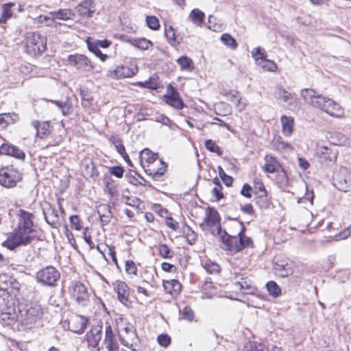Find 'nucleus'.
Here are the masks:
<instances>
[{"label":"nucleus","mask_w":351,"mask_h":351,"mask_svg":"<svg viewBox=\"0 0 351 351\" xmlns=\"http://www.w3.org/2000/svg\"><path fill=\"white\" fill-rule=\"evenodd\" d=\"M19 222L16 228L10 234L3 245L10 250L18 247L27 246L38 240L34 228V216L32 213L20 209Z\"/></svg>","instance_id":"1"},{"label":"nucleus","mask_w":351,"mask_h":351,"mask_svg":"<svg viewBox=\"0 0 351 351\" xmlns=\"http://www.w3.org/2000/svg\"><path fill=\"white\" fill-rule=\"evenodd\" d=\"M17 310L10 322L16 323L19 330H26L34 327L36 322L40 320L44 314L42 306L36 302L29 304L18 303Z\"/></svg>","instance_id":"2"},{"label":"nucleus","mask_w":351,"mask_h":351,"mask_svg":"<svg viewBox=\"0 0 351 351\" xmlns=\"http://www.w3.org/2000/svg\"><path fill=\"white\" fill-rule=\"evenodd\" d=\"M301 96L312 106L324 111L332 117H341L343 114V110L339 104L327 97L317 94L313 89H302Z\"/></svg>","instance_id":"3"},{"label":"nucleus","mask_w":351,"mask_h":351,"mask_svg":"<svg viewBox=\"0 0 351 351\" xmlns=\"http://www.w3.org/2000/svg\"><path fill=\"white\" fill-rule=\"evenodd\" d=\"M139 159L145 172L154 180L160 178L166 171L167 165L158 158V154L153 153L149 149H144L140 152Z\"/></svg>","instance_id":"4"},{"label":"nucleus","mask_w":351,"mask_h":351,"mask_svg":"<svg viewBox=\"0 0 351 351\" xmlns=\"http://www.w3.org/2000/svg\"><path fill=\"white\" fill-rule=\"evenodd\" d=\"M16 294L0 291V319L6 325H11L10 321L16 311L19 303L16 300Z\"/></svg>","instance_id":"5"},{"label":"nucleus","mask_w":351,"mask_h":351,"mask_svg":"<svg viewBox=\"0 0 351 351\" xmlns=\"http://www.w3.org/2000/svg\"><path fill=\"white\" fill-rule=\"evenodd\" d=\"M199 226L203 230L208 231L214 236L221 234L222 232L219 214L213 207H207L204 221Z\"/></svg>","instance_id":"6"},{"label":"nucleus","mask_w":351,"mask_h":351,"mask_svg":"<svg viewBox=\"0 0 351 351\" xmlns=\"http://www.w3.org/2000/svg\"><path fill=\"white\" fill-rule=\"evenodd\" d=\"M47 48V38L38 32H30L26 38V51L31 56L43 53Z\"/></svg>","instance_id":"7"},{"label":"nucleus","mask_w":351,"mask_h":351,"mask_svg":"<svg viewBox=\"0 0 351 351\" xmlns=\"http://www.w3.org/2000/svg\"><path fill=\"white\" fill-rule=\"evenodd\" d=\"M60 274L53 266H47L36 274V279L38 282L47 287H54L60 279Z\"/></svg>","instance_id":"8"},{"label":"nucleus","mask_w":351,"mask_h":351,"mask_svg":"<svg viewBox=\"0 0 351 351\" xmlns=\"http://www.w3.org/2000/svg\"><path fill=\"white\" fill-rule=\"evenodd\" d=\"M332 180L339 191H348L351 188V170L343 167L338 168L333 173Z\"/></svg>","instance_id":"9"},{"label":"nucleus","mask_w":351,"mask_h":351,"mask_svg":"<svg viewBox=\"0 0 351 351\" xmlns=\"http://www.w3.org/2000/svg\"><path fill=\"white\" fill-rule=\"evenodd\" d=\"M22 178V173L17 169L8 167L0 169V184L5 188L16 186Z\"/></svg>","instance_id":"10"},{"label":"nucleus","mask_w":351,"mask_h":351,"mask_svg":"<svg viewBox=\"0 0 351 351\" xmlns=\"http://www.w3.org/2000/svg\"><path fill=\"white\" fill-rule=\"evenodd\" d=\"M71 296L75 300L78 304L86 306L89 300L87 289L79 281H71L69 287Z\"/></svg>","instance_id":"11"},{"label":"nucleus","mask_w":351,"mask_h":351,"mask_svg":"<svg viewBox=\"0 0 351 351\" xmlns=\"http://www.w3.org/2000/svg\"><path fill=\"white\" fill-rule=\"evenodd\" d=\"M68 62L70 66L84 72L92 71L94 69L89 58L83 54L75 53L69 56Z\"/></svg>","instance_id":"12"},{"label":"nucleus","mask_w":351,"mask_h":351,"mask_svg":"<svg viewBox=\"0 0 351 351\" xmlns=\"http://www.w3.org/2000/svg\"><path fill=\"white\" fill-rule=\"evenodd\" d=\"M274 271L276 275L285 278L293 273V265L288 260L281 256H276L274 258Z\"/></svg>","instance_id":"13"},{"label":"nucleus","mask_w":351,"mask_h":351,"mask_svg":"<svg viewBox=\"0 0 351 351\" xmlns=\"http://www.w3.org/2000/svg\"><path fill=\"white\" fill-rule=\"evenodd\" d=\"M86 44L88 50L101 61L104 62L108 58L106 54L103 53L99 49V48H108L111 45V42L108 40H99L89 37L86 39Z\"/></svg>","instance_id":"14"},{"label":"nucleus","mask_w":351,"mask_h":351,"mask_svg":"<svg viewBox=\"0 0 351 351\" xmlns=\"http://www.w3.org/2000/svg\"><path fill=\"white\" fill-rule=\"evenodd\" d=\"M221 241V247L226 251H230L233 252H240V247L241 246V243L238 242V234L230 235L226 232V230H222L221 234H217Z\"/></svg>","instance_id":"15"},{"label":"nucleus","mask_w":351,"mask_h":351,"mask_svg":"<svg viewBox=\"0 0 351 351\" xmlns=\"http://www.w3.org/2000/svg\"><path fill=\"white\" fill-rule=\"evenodd\" d=\"M119 338L123 345L132 348L139 344L140 340L136 330L133 327H125L119 333Z\"/></svg>","instance_id":"16"},{"label":"nucleus","mask_w":351,"mask_h":351,"mask_svg":"<svg viewBox=\"0 0 351 351\" xmlns=\"http://www.w3.org/2000/svg\"><path fill=\"white\" fill-rule=\"evenodd\" d=\"M19 289L20 284L13 276L7 274H0V291L17 293Z\"/></svg>","instance_id":"17"},{"label":"nucleus","mask_w":351,"mask_h":351,"mask_svg":"<svg viewBox=\"0 0 351 351\" xmlns=\"http://www.w3.org/2000/svg\"><path fill=\"white\" fill-rule=\"evenodd\" d=\"M317 155L321 162L330 165L335 162L338 152L336 149L327 146H321L317 148Z\"/></svg>","instance_id":"18"},{"label":"nucleus","mask_w":351,"mask_h":351,"mask_svg":"<svg viewBox=\"0 0 351 351\" xmlns=\"http://www.w3.org/2000/svg\"><path fill=\"white\" fill-rule=\"evenodd\" d=\"M165 100L167 104L176 108L182 109L184 104L178 92L172 85L169 84L167 87V93L164 96Z\"/></svg>","instance_id":"19"},{"label":"nucleus","mask_w":351,"mask_h":351,"mask_svg":"<svg viewBox=\"0 0 351 351\" xmlns=\"http://www.w3.org/2000/svg\"><path fill=\"white\" fill-rule=\"evenodd\" d=\"M42 210L45 219L48 224L55 228L60 226L58 214L50 203L45 202L42 206Z\"/></svg>","instance_id":"20"},{"label":"nucleus","mask_w":351,"mask_h":351,"mask_svg":"<svg viewBox=\"0 0 351 351\" xmlns=\"http://www.w3.org/2000/svg\"><path fill=\"white\" fill-rule=\"evenodd\" d=\"M88 319L84 316L73 315L68 320L69 329L77 334H82L87 325Z\"/></svg>","instance_id":"21"},{"label":"nucleus","mask_w":351,"mask_h":351,"mask_svg":"<svg viewBox=\"0 0 351 351\" xmlns=\"http://www.w3.org/2000/svg\"><path fill=\"white\" fill-rule=\"evenodd\" d=\"M102 326L97 325L94 326L91 328L90 331L86 333V340L90 346L96 348L98 346L99 342L101 339L102 337Z\"/></svg>","instance_id":"22"},{"label":"nucleus","mask_w":351,"mask_h":351,"mask_svg":"<svg viewBox=\"0 0 351 351\" xmlns=\"http://www.w3.org/2000/svg\"><path fill=\"white\" fill-rule=\"evenodd\" d=\"M138 72V67L135 65L128 66H118L114 70V76L116 78H126L131 77L135 75Z\"/></svg>","instance_id":"23"},{"label":"nucleus","mask_w":351,"mask_h":351,"mask_svg":"<svg viewBox=\"0 0 351 351\" xmlns=\"http://www.w3.org/2000/svg\"><path fill=\"white\" fill-rule=\"evenodd\" d=\"M119 300L125 306L129 302L130 288L125 282L119 281L115 288Z\"/></svg>","instance_id":"24"},{"label":"nucleus","mask_w":351,"mask_h":351,"mask_svg":"<svg viewBox=\"0 0 351 351\" xmlns=\"http://www.w3.org/2000/svg\"><path fill=\"white\" fill-rule=\"evenodd\" d=\"M252 56L259 64H261V62H267L269 64L268 67H267L266 65H263V68L267 69L268 71H274L277 67L274 62L266 59V56L261 52L260 47L254 48L252 51Z\"/></svg>","instance_id":"25"},{"label":"nucleus","mask_w":351,"mask_h":351,"mask_svg":"<svg viewBox=\"0 0 351 351\" xmlns=\"http://www.w3.org/2000/svg\"><path fill=\"white\" fill-rule=\"evenodd\" d=\"M235 227L239 229L237 232L238 234V242L241 243L240 251L246 247H252L253 241L251 238L247 237L244 235L245 228L243 222H239L235 223Z\"/></svg>","instance_id":"26"},{"label":"nucleus","mask_w":351,"mask_h":351,"mask_svg":"<svg viewBox=\"0 0 351 351\" xmlns=\"http://www.w3.org/2000/svg\"><path fill=\"white\" fill-rule=\"evenodd\" d=\"M120 38L122 40H125L136 47L142 49V50H147L149 49V46L152 45V43L145 38H133L131 37H128L126 35H121Z\"/></svg>","instance_id":"27"},{"label":"nucleus","mask_w":351,"mask_h":351,"mask_svg":"<svg viewBox=\"0 0 351 351\" xmlns=\"http://www.w3.org/2000/svg\"><path fill=\"white\" fill-rule=\"evenodd\" d=\"M264 159L265 164L263 167V169L265 172L274 173L278 171L280 167V165L274 156L271 154H267Z\"/></svg>","instance_id":"28"},{"label":"nucleus","mask_w":351,"mask_h":351,"mask_svg":"<svg viewBox=\"0 0 351 351\" xmlns=\"http://www.w3.org/2000/svg\"><path fill=\"white\" fill-rule=\"evenodd\" d=\"M97 213L99 216V218H100V220L101 222V225L103 226L108 225L110 223V221L112 217V214L110 207L109 205H108V204L99 205L98 207V209H97Z\"/></svg>","instance_id":"29"},{"label":"nucleus","mask_w":351,"mask_h":351,"mask_svg":"<svg viewBox=\"0 0 351 351\" xmlns=\"http://www.w3.org/2000/svg\"><path fill=\"white\" fill-rule=\"evenodd\" d=\"M32 125L36 130V136L40 138L47 136L50 134V125L49 122H39L38 121H33Z\"/></svg>","instance_id":"30"},{"label":"nucleus","mask_w":351,"mask_h":351,"mask_svg":"<svg viewBox=\"0 0 351 351\" xmlns=\"http://www.w3.org/2000/svg\"><path fill=\"white\" fill-rule=\"evenodd\" d=\"M104 343L108 351H116L118 349L117 344L114 341V336L110 325L106 327Z\"/></svg>","instance_id":"31"},{"label":"nucleus","mask_w":351,"mask_h":351,"mask_svg":"<svg viewBox=\"0 0 351 351\" xmlns=\"http://www.w3.org/2000/svg\"><path fill=\"white\" fill-rule=\"evenodd\" d=\"M78 12L81 15L91 17L95 12L93 0H84L78 6Z\"/></svg>","instance_id":"32"},{"label":"nucleus","mask_w":351,"mask_h":351,"mask_svg":"<svg viewBox=\"0 0 351 351\" xmlns=\"http://www.w3.org/2000/svg\"><path fill=\"white\" fill-rule=\"evenodd\" d=\"M282 132L285 136H290L293 131L294 119L291 117L282 115L280 118Z\"/></svg>","instance_id":"33"},{"label":"nucleus","mask_w":351,"mask_h":351,"mask_svg":"<svg viewBox=\"0 0 351 351\" xmlns=\"http://www.w3.org/2000/svg\"><path fill=\"white\" fill-rule=\"evenodd\" d=\"M49 14L51 16H45V20H53L57 19L66 21L71 19L72 16L73 15L69 9H60L58 11L50 12Z\"/></svg>","instance_id":"34"},{"label":"nucleus","mask_w":351,"mask_h":351,"mask_svg":"<svg viewBox=\"0 0 351 351\" xmlns=\"http://www.w3.org/2000/svg\"><path fill=\"white\" fill-rule=\"evenodd\" d=\"M163 287L166 292L171 295L178 294L180 292L182 285L177 280H171L163 282Z\"/></svg>","instance_id":"35"},{"label":"nucleus","mask_w":351,"mask_h":351,"mask_svg":"<svg viewBox=\"0 0 351 351\" xmlns=\"http://www.w3.org/2000/svg\"><path fill=\"white\" fill-rule=\"evenodd\" d=\"M109 141L114 146L117 152L123 158L128 159V155L125 152L124 145H123L122 140L118 135H112Z\"/></svg>","instance_id":"36"},{"label":"nucleus","mask_w":351,"mask_h":351,"mask_svg":"<svg viewBox=\"0 0 351 351\" xmlns=\"http://www.w3.org/2000/svg\"><path fill=\"white\" fill-rule=\"evenodd\" d=\"M235 286L243 291L244 294H251L254 291V287L247 278H241L240 281L235 283Z\"/></svg>","instance_id":"37"},{"label":"nucleus","mask_w":351,"mask_h":351,"mask_svg":"<svg viewBox=\"0 0 351 351\" xmlns=\"http://www.w3.org/2000/svg\"><path fill=\"white\" fill-rule=\"evenodd\" d=\"M189 17L193 23L197 25L202 26L205 19V14L199 9H193L189 14Z\"/></svg>","instance_id":"38"},{"label":"nucleus","mask_w":351,"mask_h":351,"mask_svg":"<svg viewBox=\"0 0 351 351\" xmlns=\"http://www.w3.org/2000/svg\"><path fill=\"white\" fill-rule=\"evenodd\" d=\"M14 3H7L3 5L2 13L0 16V25L5 24L8 19L12 17L13 12L11 10V8L14 5Z\"/></svg>","instance_id":"39"},{"label":"nucleus","mask_w":351,"mask_h":351,"mask_svg":"<svg viewBox=\"0 0 351 351\" xmlns=\"http://www.w3.org/2000/svg\"><path fill=\"white\" fill-rule=\"evenodd\" d=\"M255 203L261 209L268 208L271 202L268 197L267 192H263L262 194H256L255 197Z\"/></svg>","instance_id":"40"},{"label":"nucleus","mask_w":351,"mask_h":351,"mask_svg":"<svg viewBox=\"0 0 351 351\" xmlns=\"http://www.w3.org/2000/svg\"><path fill=\"white\" fill-rule=\"evenodd\" d=\"M177 62L180 66L182 70L191 71L194 69L193 60L186 56L180 57Z\"/></svg>","instance_id":"41"},{"label":"nucleus","mask_w":351,"mask_h":351,"mask_svg":"<svg viewBox=\"0 0 351 351\" xmlns=\"http://www.w3.org/2000/svg\"><path fill=\"white\" fill-rule=\"evenodd\" d=\"M220 40L224 45L231 49H236L238 46L237 40L229 34H223Z\"/></svg>","instance_id":"42"},{"label":"nucleus","mask_w":351,"mask_h":351,"mask_svg":"<svg viewBox=\"0 0 351 351\" xmlns=\"http://www.w3.org/2000/svg\"><path fill=\"white\" fill-rule=\"evenodd\" d=\"M267 290L273 298H277L281 294V289L274 281H269L266 284Z\"/></svg>","instance_id":"43"},{"label":"nucleus","mask_w":351,"mask_h":351,"mask_svg":"<svg viewBox=\"0 0 351 351\" xmlns=\"http://www.w3.org/2000/svg\"><path fill=\"white\" fill-rule=\"evenodd\" d=\"M213 183L215 184V186L212 189L211 193L216 198L217 200H220L223 197V195L222 193V186L220 183L219 178H214Z\"/></svg>","instance_id":"44"},{"label":"nucleus","mask_w":351,"mask_h":351,"mask_svg":"<svg viewBox=\"0 0 351 351\" xmlns=\"http://www.w3.org/2000/svg\"><path fill=\"white\" fill-rule=\"evenodd\" d=\"M165 34L170 45L174 46L179 44V42L176 40L175 30L171 26L165 27Z\"/></svg>","instance_id":"45"},{"label":"nucleus","mask_w":351,"mask_h":351,"mask_svg":"<svg viewBox=\"0 0 351 351\" xmlns=\"http://www.w3.org/2000/svg\"><path fill=\"white\" fill-rule=\"evenodd\" d=\"M84 167V172L86 176L93 177L95 173V167L92 160L87 159L82 162Z\"/></svg>","instance_id":"46"},{"label":"nucleus","mask_w":351,"mask_h":351,"mask_svg":"<svg viewBox=\"0 0 351 351\" xmlns=\"http://www.w3.org/2000/svg\"><path fill=\"white\" fill-rule=\"evenodd\" d=\"M203 267L210 274H217L220 271V266L217 263L211 262L210 261H206L204 264Z\"/></svg>","instance_id":"47"},{"label":"nucleus","mask_w":351,"mask_h":351,"mask_svg":"<svg viewBox=\"0 0 351 351\" xmlns=\"http://www.w3.org/2000/svg\"><path fill=\"white\" fill-rule=\"evenodd\" d=\"M205 147L208 151L213 153H216L218 156H221L222 154L221 148L211 139H208L205 141Z\"/></svg>","instance_id":"48"},{"label":"nucleus","mask_w":351,"mask_h":351,"mask_svg":"<svg viewBox=\"0 0 351 351\" xmlns=\"http://www.w3.org/2000/svg\"><path fill=\"white\" fill-rule=\"evenodd\" d=\"M276 97L278 99H282L285 102H287L293 98V94L289 93L284 88H279L276 92Z\"/></svg>","instance_id":"49"},{"label":"nucleus","mask_w":351,"mask_h":351,"mask_svg":"<svg viewBox=\"0 0 351 351\" xmlns=\"http://www.w3.org/2000/svg\"><path fill=\"white\" fill-rule=\"evenodd\" d=\"M146 23L147 26L153 30H158L160 28V22L158 19L155 16H147Z\"/></svg>","instance_id":"50"},{"label":"nucleus","mask_w":351,"mask_h":351,"mask_svg":"<svg viewBox=\"0 0 351 351\" xmlns=\"http://www.w3.org/2000/svg\"><path fill=\"white\" fill-rule=\"evenodd\" d=\"M244 351H267V348L261 343L248 342L244 347Z\"/></svg>","instance_id":"51"},{"label":"nucleus","mask_w":351,"mask_h":351,"mask_svg":"<svg viewBox=\"0 0 351 351\" xmlns=\"http://www.w3.org/2000/svg\"><path fill=\"white\" fill-rule=\"evenodd\" d=\"M219 175L223 182L227 186H230L233 182V178L226 173L224 170L221 166L217 167Z\"/></svg>","instance_id":"52"},{"label":"nucleus","mask_w":351,"mask_h":351,"mask_svg":"<svg viewBox=\"0 0 351 351\" xmlns=\"http://www.w3.org/2000/svg\"><path fill=\"white\" fill-rule=\"evenodd\" d=\"M159 254L163 258H168L173 256V252L170 250L166 244H160L158 246Z\"/></svg>","instance_id":"53"},{"label":"nucleus","mask_w":351,"mask_h":351,"mask_svg":"<svg viewBox=\"0 0 351 351\" xmlns=\"http://www.w3.org/2000/svg\"><path fill=\"white\" fill-rule=\"evenodd\" d=\"M330 141L334 145H341L345 143L346 138L341 134H335L330 136Z\"/></svg>","instance_id":"54"},{"label":"nucleus","mask_w":351,"mask_h":351,"mask_svg":"<svg viewBox=\"0 0 351 351\" xmlns=\"http://www.w3.org/2000/svg\"><path fill=\"white\" fill-rule=\"evenodd\" d=\"M186 230H184L186 239L189 244H193L197 239V234L189 226H186Z\"/></svg>","instance_id":"55"},{"label":"nucleus","mask_w":351,"mask_h":351,"mask_svg":"<svg viewBox=\"0 0 351 351\" xmlns=\"http://www.w3.org/2000/svg\"><path fill=\"white\" fill-rule=\"evenodd\" d=\"M104 182L106 186V191L110 195H112L114 191V186L113 184V180L110 176H105Z\"/></svg>","instance_id":"56"},{"label":"nucleus","mask_w":351,"mask_h":351,"mask_svg":"<svg viewBox=\"0 0 351 351\" xmlns=\"http://www.w3.org/2000/svg\"><path fill=\"white\" fill-rule=\"evenodd\" d=\"M180 312L183 319L188 321H192L193 319L194 313L191 307L185 306L182 311H180Z\"/></svg>","instance_id":"57"},{"label":"nucleus","mask_w":351,"mask_h":351,"mask_svg":"<svg viewBox=\"0 0 351 351\" xmlns=\"http://www.w3.org/2000/svg\"><path fill=\"white\" fill-rule=\"evenodd\" d=\"M69 221L71 223V227L72 228H75L77 230H80L82 228L80 224V219L78 215H73L69 217Z\"/></svg>","instance_id":"58"},{"label":"nucleus","mask_w":351,"mask_h":351,"mask_svg":"<svg viewBox=\"0 0 351 351\" xmlns=\"http://www.w3.org/2000/svg\"><path fill=\"white\" fill-rule=\"evenodd\" d=\"M109 172L117 178H121L123 176L124 169L121 166H114L110 167Z\"/></svg>","instance_id":"59"},{"label":"nucleus","mask_w":351,"mask_h":351,"mask_svg":"<svg viewBox=\"0 0 351 351\" xmlns=\"http://www.w3.org/2000/svg\"><path fill=\"white\" fill-rule=\"evenodd\" d=\"M125 271L129 274H136L137 267L133 261L128 260L125 262Z\"/></svg>","instance_id":"60"},{"label":"nucleus","mask_w":351,"mask_h":351,"mask_svg":"<svg viewBox=\"0 0 351 351\" xmlns=\"http://www.w3.org/2000/svg\"><path fill=\"white\" fill-rule=\"evenodd\" d=\"M157 341L160 346L167 347L171 342V338L167 335L162 334L158 337Z\"/></svg>","instance_id":"61"},{"label":"nucleus","mask_w":351,"mask_h":351,"mask_svg":"<svg viewBox=\"0 0 351 351\" xmlns=\"http://www.w3.org/2000/svg\"><path fill=\"white\" fill-rule=\"evenodd\" d=\"M15 146H14L12 145L3 144L0 147V154L9 156L10 154V153L13 151V148Z\"/></svg>","instance_id":"62"},{"label":"nucleus","mask_w":351,"mask_h":351,"mask_svg":"<svg viewBox=\"0 0 351 351\" xmlns=\"http://www.w3.org/2000/svg\"><path fill=\"white\" fill-rule=\"evenodd\" d=\"M231 101L235 104L239 111L243 110L245 106V104L243 103L241 99L238 97L236 95H232Z\"/></svg>","instance_id":"63"},{"label":"nucleus","mask_w":351,"mask_h":351,"mask_svg":"<svg viewBox=\"0 0 351 351\" xmlns=\"http://www.w3.org/2000/svg\"><path fill=\"white\" fill-rule=\"evenodd\" d=\"M9 156H12L19 159L23 160L25 157V153L20 149L16 147L13 148V151L10 153Z\"/></svg>","instance_id":"64"}]
</instances>
